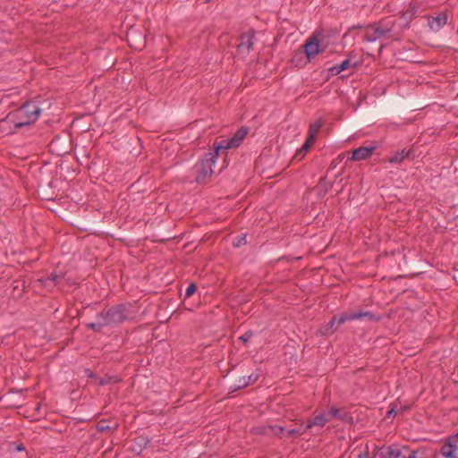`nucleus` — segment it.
<instances>
[{
    "label": "nucleus",
    "instance_id": "nucleus-1",
    "mask_svg": "<svg viewBox=\"0 0 458 458\" xmlns=\"http://www.w3.org/2000/svg\"><path fill=\"white\" fill-rule=\"evenodd\" d=\"M40 113L41 108L36 102L27 101L0 120V128L7 133H13L17 129L32 125Z\"/></svg>",
    "mask_w": 458,
    "mask_h": 458
},
{
    "label": "nucleus",
    "instance_id": "nucleus-2",
    "mask_svg": "<svg viewBox=\"0 0 458 458\" xmlns=\"http://www.w3.org/2000/svg\"><path fill=\"white\" fill-rule=\"evenodd\" d=\"M130 303H118L110 306L97 314V322L86 324V327L95 333H100L105 327L117 326L130 318Z\"/></svg>",
    "mask_w": 458,
    "mask_h": 458
},
{
    "label": "nucleus",
    "instance_id": "nucleus-3",
    "mask_svg": "<svg viewBox=\"0 0 458 458\" xmlns=\"http://www.w3.org/2000/svg\"><path fill=\"white\" fill-rule=\"evenodd\" d=\"M220 154L216 151L205 153L203 157L196 164L195 181L201 184L207 182V179L213 174L212 165L215 164L216 157Z\"/></svg>",
    "mask_w": 458,
    "mask_h": 458
},
{
    "label": "nucleus",
    "instance_id": "nucleus-4",
    "mask_svg": "<svg viewBox=\"0 0 458 458\" xmlns=\"http://www.w3.org/2000/svg\"><path fill=\"white\" fill-rule=\"evenodd\" d=\"M248 132V127H241L235 131L232 138L222 139L219 141L216 140L213 144L214 150L216 151V154H220L223 150L237 148L242 144Z\"/></svg>",
    "mask_w": 458,
    "mask_h": 458
},
{
    "label": "nucleus",
    "instance_id": "nucleus-5",
    "mask_svg": "<svg viewBox=\"0 0 458 458\" xmlns=\"http://www.w3.org/2000/svg\"><path fill=\"white\" fill-rule=\"evenodd\" d=\"M392 28L393 24H385L383 21H381L378 24H369L368 26L365 27V33L363 38L368 42H373L377 38L386 36L388 32L392 30Z\"/></svg>",
    "mask_w": 458,
    "mask_h": 458
},
{
    "label": "nucleus",
    "instance_id": "nucleus-6",
    "mask_svg": "<svg viewBox=\"0 0 458 458\" xmlns=\"http://www.w3.org/2000/svg\"><path fill=\"white\" fill-rule=\"evenodd\" d=\"M319 35L320 33L318 30L314 31V33L305 41V43L300 47L307 56L309 63H312L314 58L319 53L324 51V49L320 48L319 47Z\"/></svg>",
    "mask_w": 458,
    "mask_h": 458
},
{
    "label": "nucleus",
    "instance_id": "nucleus-7",
    "mask_svg": "<svg viewBox=\"0 0 458 458\" xmlns=\"http://www.w3.org/2000/svg\"><path fill=\"white\" fill-rule=\"evenodd\" d=\"M440 454L445 458H458V433L446 438Z\"/></svg>",
    "mask_w": 458,
    "mask_h": 458
},
{
    "label": "nucleus",
    "instance_id": "nucleus-8",
    "mask_svg": "<svg viewBox=\"0 0 458 458\" xmlns=\"http://www.w3.org/2000/svg\"><path fill=\"white\" fill-rule=\"evenodd\" d=\"M368 318L370 321H378L380 318L370 311H355V312H345L339 315L338 325H343L347 321Z\"/></svg>",
    "mask_w": 458,
    "mask_h": 458
},
{
    "label": "nucleus",
    "instance_id": "nucleus-9",
    "mask_svg": "<svg viewBox=\"0 0 458 458\" xmlns=\"http://www.w3.org/2000/svg\"><path fill=\"white\" fill-rule=\"evenodd\" d=\"M256 31L254 29H249L247 32H243L240 35V43L237 46L238 52L247 55L250 54V49L253 46V39L255 38Z\"/></svg>",
    "mask_w": 458,
    "mask_h": 458
},
{
    "label": "nucleus",
    "instance_id": "nucleus-10",
    "mask_svg": "<svg viewBox=\"0 0 458 458\" xmlns=\"http://www.w3.org/2000/svg\"><path fill=\"white\" fill-rule=\"evenodd\" d=\"M240 373H233L230 376L229 381L232 392H235L248 386L247 371H245L242 367L240 368Z\"/></svg>",
    "mask_w": 458,
    "mask_h": 458
},
{
    "label": "nucleus",
    "instance_id": "nucleus-11",
    "mask_svg": "<svg viewBox=\"0 0 458 458\" xmlns=\"http://www.w3.org/2000/svg\"><path fill=\"white\" fill-rule=\"evenodd\" d=\"M328 418H335L343 422L348 424H353L352 416L344 408H336L335 406L330 407L328 411Z\"/></svg>",
    "mask_w": 458,
    "mask_h": 458
},
{
    "label": "nucleus",
    "instance_id": "nucleus-12",
    "mask_svg": "<svg viewBox=\"0 0 458 458\" xmlns=\"http://www.w3.org/2000/svg\"><path fill=\"white\" fill-rule=\"evenodd\" d=\"M420 7L418 3H411L409 7L402 12L401 19L403 21V28L409 27L410 22L417 16Z\"/></svg>",
    "mask_w": 458,
    "mask_h": 458
},
{
    "label": "nucleus",
    "instance_id": "nucleus-13",
    "mask_svg": "<svg viewBox=\"0 0 458 458\" xmlns=\"http://www.w3.org/2000/svg\"><path fill=\"white\" fill-rule=\"evenodd\" d=\"M375 149H376L375 146L359 147L352 151V155L350 157V159L353 160V161L365 160V159L369 158L373 154Z\"/></svg>",
    "mask_w": 458,
    "mask_h": 458
},
{
    "label": "nucleus",
    "instance_id": "nucleus-14",
    "mask_svg": "<svg viewBox=\"0 0 458 458\" xmlns=\"http://www.w3.org/2000/svg\"><path fill=\"white\" fill-rule=\"evenodd\" d=\"M448 20V13L447 12H441L437 16L428 17V26L432 30H440L444 25L447 23Z\"/></svg>",
    "mask_w": 458,
    "mask_h": 458
},
{
    "label": "nucleus",
    "instance_id": "nucleus-15",
    "mask_svg": "<svg viewBox=\"0 0 458 458\" xmlns=\"http://www.w3.org/2000/svg\"><path fill=\"white\" fill-rule=\"evenodd\" d=\"M338 321L339 316L334 315L327 323L322 325L319 327V334L321 335H330L334 334L339 328V327L342 326L338 325Z\"/></svg>",
    "mask_w": 458,
    "mask_h": 458
},
{
    "label": "nucleus",
    "instance_id": "nucleus-16",
    "mask_svg": "<svg viewBox=\"0 0 458 458\" xmlns=\"http://www.w3.org/2000/svg\"><path fill=\"white\" fill-rule=\"evenodd\" d=\"M409 452V446L403 445L399 447L393 445L387 447V454L384 455L385 458H405V453Z\"/></svg>",
    "mask_w": 458,
    "mask_h": 458
},
{
    "label": "nucleus",
    "instance_id": "nucleus-17",
    "mask_svg": "<svg viewBox=\"0 0 458 458\" xmlns=\"http://www.w3.org/2000/svg\"><path fill=\"white\" fill-rule=\"evenodd\" d=\"M308 63L309 61L307 60V56L301 49V47L294 51L291 59V64L293 67L301 69L305 67Z\"/></svg>",
    "mask_w": 458,
    "mask_h": 458
},
{
    "label": "nucleus",
    "instance_id": "nucleus-18",
    "mask_svg": "<svg viewBox=\"0 0 458 458\" xmlns=\"http://www.w3.org/2000/svg\"><path fill=\"white\" fill-rule=\"evenodd\" d=\"M328 421H330V418H328V414H325V413L318 414L312 420H309L307 421V424L305 426V429L308 430V429L311 428L314 426L323 427Z\"/></svg>",
    "mask_w": 458,
    "mask_h": 458
},
{
    "label": "nucleus",
    "instance_id": "nucleus-19",
    "mask_svg": "<svg viewBox=\"0 0 458 458\" xmlns=\"http://www.w3.org/2000/svg\"><path fill=\"white\" fill-rule=\"evenodd\" d=\"M149 443L148 437L144 436H139L133 439L132 445L131 446V450L138 454H140Z\"/></svg>",
    "mask_w": 458,
    "mask_h": 458
},
{
    "label": "nucleus",
    "instance_id": "nucleus-20",
    "mask_svg": "<svg viewBox=\"0 0 458 458\" xmlns=\"http://www.w3.org/2000/svg\"><path fill=\"white\" fill-rule=\"evenodd\" d=\"M324 123L321 118H318L314 123H310L309 126V131H308V142H315L316 140V134L318 132V131L323 126Z\"/></svg>",
    "mask_w": 458,
    "mask_h": 458
},
{
    "label": "nucleus",
    "instance_id": "nucleus-21",
    "mask_svg": "<svg viewBox=\"0 0 458 458\" xmlns=\"http://www.w3.org/2000/svg\"><path fill=\"white\" fill-rule=\"evenodd\" d=\"M118 427V423L113 422V424H111V421L109 420L103 419L97 423L96 428L98 432H114L117 430Z\"/></svg>",
    "mask_w": 458,
    "mask_h": 458
},
{
    "label": "nucleus",
    "instance_id": "nucleus-22",
    "mask_svg": "<svg viewBox=\"0 0 458 458\" xmlns=\"http://www.w3.org/2000/svg\"><path fill=\"white\" fill-rule=\"evenodd\" d=\"M127 37L131 47L141 49L146 46V36H143L142 38H138L134 35V31L131 30L128 33Z\"/></svg>",
    "mask_w": 458,
    "mask_h": 458
},
{
    "label": "nucleus",
    "instance_id": "nucleus-23",
    "mask_svg": "<svg viewBox=\"0 0 458 458\" xmlns=\"http://www.w3.org/2000/svg\"><path fill=\"white\" fill-rule=\"evenodd\" d=\"M412 150H405L403 149L402 151L395 152L393 156L389 157L388 162L391 164H399L403 162L405 158H410L411 156Z\"/></svg>",
    "mask_w": 458,
    "mask_h": 458
},
{
    "label": "nucleus",
    "instance_id": "nucleus-24",
    "mask_svg": "<svg viewBox=\"0 0 458 458\" xmlns=\"http://www.w3.org/2000/svg\"><path fill=\"white\" fill-rule=\"evenodd\" d=\"M332 188V183L328 182L326 177H321L318 181V183L316 186V190L318 191V198L325 197L329 190Z\"/></svg>",
    "mask_w": 458,
    "mask_h": 458
},
{
    "label": "nucleus",
    "instance_id": "nucleus-25",
    "mask_svg": "<svg viewBox=\"0 0 458 458\" xmlns=\"http://www.w3.org/2000/svg\"><path fill=\"white\" fill-rule=\"evenodd\" d=\"M314 142H308V139H306L305 142L303 143L302 147L298 149L293 157V159L294 160H297V161H301L304 156L306 155V153L309 151V149L310 148L311 145L313 144Z\"/></svg>",
    "mask_w": 458,
    "mask_h": 458
},
{
    "label": "nucleus",
    "instance_id": "nucleus-26",
    "mask_svg": "<svg viewBox=\"0 0 458 458\" xmlns=\"http://www.w3.org/2000/svg\"><path fill=\"white\" fill-rule=\"evenodd\" d=\"M251 433L255 435L270 436V425L254 427L251 429Z\"/></svg>",
    "mask_w": 458,
    "mask_h": 458
},
{
    "label": "nucleus",
    "instance_id": "nucleus-27",
    "mask_svg": "<svg viewBox=\"0 0 458 458\" xmlns=\"http://www.w3.org/2000/svg\"><path fill=\"white\" fill-rule=\"evenodd\" d=\"M247 244V235L245 233L239 234L234 237L233 241V246L234 248H240Z\"/></svg>",
    "mask_w": 458,
    "mask_h": 458
},
{
    "label": "nucleus",
    "instance_id": "nucleus-28",
    "mask_svg": "<svg viewBox=\"0 0 458 458\" xmlns=\"http://www.w3.org/2000/svg\"><path fill=\"white\" fill-rule=\"evenodd\" d=\"M120 381V378H118L117 377H114V376H106L104 377H101L98 379V386H106L107 384H110L112 382H114V383H117Z\"/></svg>",
    "mask_w": 458,
    "mask_h": 458
},
{
    "label": "nucleus",
    "instance_id": "nucleus-29",
    "mask_svg": "<svg viewBox=\"0 0 458 458\" xmlns=\"http://www.w3.org/2000/svg\"><path fill=\"white\" fill-rule=\"evenodd\" d=\"M359 64H360L359 62H354L352 64L350 59H345L340 64H337V65H338L340 71L343 72V71L347 70L350 67L355 68V67L359 66Z\"/></svg>",
    "mask_w": 458,
    "mask_h": 458
},
{
    "label": "nucleus",
    "instance_id": "nucleus-30",
    "mask_svg": "<svg viewBox=\"0 0 458 458\" xmlns=\"http://www.w3.org/2000/svg\"><path fill=\"white\" fill-rule=\"evenodd\" d=\"M306 431H307V429H305V428H303V430H298L296 428H292L287 431V436L289 437H299L302 436Z\"/></svg>",
    "mask_w": 458,
    "mask_h": 458
},
{
    "label": "nucleus",
    "instance_id": "nucleus-31",
    "mask_svg": "<svg viewBox=\"0 0 458 458\" xmlns=\"http://www.w3.org/2000/svg\"><path fill=\"white\" fill-rule=\"evenodd\" d=\"M197 291V284L195 283H191L189 284V286L186 288L185 291V296L184 298H190Z\"/></svg>",
    "mask_w": 458,
    "mask_h": 458
},
{
    "label": "nucleus",
    "instance_id": "nucleus-32",
    "mask_svg": "<svg viewBox=\"0 0 458 458\" xmlns=\"http://www.w3.org/2000/svg\"><path fill=\"white\" fill-rule=\"evenodd\" d=\"M284 431V428L282 426H271L270 425V435L281 437V435L283 434Z\"/></svg>",
    "mask_w": 458,
    "mask_h": 458
},
{
    "label": "nucleus",
    "instance_id": "nucleus-33",
    "mask_svg": "<svg viewBox=\"0 0 458 458\" xmlns=\"http://www.w3.org/2000/svg\"><path fill=\"white\" fill-rule=\"evenodd\" d=\"M259 377V373H258V372H253L250 374H249L247 372L248 386L254 384L256 381H258Z\"/></svg>",
    "mask_w": 458,
    "mask_h": 458
},
{
    "label": "nucleus",
    "instance_id": "nucleus-34",
    "mask_svg": "<svg viewBox=\"0 0 458 458\" xmlns=\"http://www.w3.org/2000/svg\"><path fill=\"white\" fill-rule=\"evenodd\" d=\"M253 335H254L253 331L248 330L242 336L239 337V340L242 341L243 343V344H246Z\"/></svg>",
    "mask_w": 458,
    "mask_h": 458
},
{
    "label": "nucleus",
    "instance_id": "nucleus-35",
    "mask_svg": "<svg viewBox=\"0 0 458 458\" xmlns=\"http://www.w3.org/2000/svg\"><path fill=\"white\" fill-rule=\"evenodd\" d=\"M328 71L330 72L331 75H337V74H339L340 72H342L340 71V69H339V67H338V65H337V64H335V65H334V66L330 67V68L328 69Z\"/></svg>",
    "mask_w": 458,
    "mask_h": 458
},
{
    "label": "nucleus",
    "instance_id": "nucleus-36",
    "mask_svg": "<svg viewBox=\"0 0 458 458\" xmlns=\"http://www.w3.org/2000/svg\"><path fill=\"white\" fill-rule=\"evenodd\" d=\"M84 374L86 377L89 378H97V375L89 369L86 368L84 369Z\"/></svg>",
    "mask_w": 458,
    "mask_h": 458
},
{
    "label": "nucleus",
    "instance_id": "nucleus-37",
    "mask_svg": "<svg viewBox=\"0 0 458 458\" xmlns=\"http://www.w3.org/2000/svg\"><path fill=\"white\" fill-rule=\"evenodd\" d=\"M405 458H417V452L409 448V452L405 453Z\"/></svg>",
    "mask_w": 458,
    "mask_h": 458
},
{
    "label": "nucleus",
    "instance_id": "nucleus-38",
    "mask_svg": "<svg viewBox=\"0 0 458 458\" xmlns=\"http://www.w3.org/2000/svg\"><path fill=\"white\" fill-rule=\"evenodd\" d=\"M396 415V411H394V408H391L387 412H386V418H391V417H394Z\"/></svg>",
    "mask_w": 458,
    "mask_h": 458
},
{
    "label": "nucleus",
    "instance_id": "nucleus-39",
    "mask_svg": "<svg viewBox=\"0 0 458 458\" xmlns=\"http://www.w3.org/2000/svg\"><path fill=\"white\" fill-rule=\"evenodd\" d=\"M58 278H59V276H58V275H56V274H55V273H52V274L49 276V277H48V279H50V280H51V281H53V282H56Z\"/></svg>",
    "mask_w": 458,
    "mask_h": 458
},
{
    "label": "nucleus",
    "instance_id": "nucleus-40",
    "mask_svg": "<svg viewBox=\"0 0 458 458\" xmlns=\"http://www.w3.org/2000/svg\"><path fill=\"white\" fill-rule=\"evenodd\" d=\"M361 28H363V26H361V25H354V26L351 27L349 29V30L344 35V38L347 37L350 30H355V29H361Z\"/></svg>",
    "mask_w": 458,
    "mask_h": 458
},
{
    "label": "nucleus",
    "instance_id": "nucleus-41",
    "mask_svg": "<svg viewBox=\"0 0 458 458\" xmlns=\"http://www.w3.org/2000/svg\"><path fill=\"white\" fill-rule=\"evenodd\" d=\"M453 278L458 284V268L454 269Z\"/></svg>",
    "mask_w": 458,
    "mask_h": 458
},
{
    "label": "nucleus",
    "instance_id": "nucleus-42",
    "mask_svg": "<svg viewBox=\"0 0 458 458\" xmlns=\"http://www.w3.org/2000/svg\"><path fill=\"white\" fill-rule=\"evenodd\" d=\"M15 450L19 451V452L24 450V445L21 444V443L17 445L16 447H15Z\"/></svg>",
    "mask_w": 458,
    "mask_h": 458
},
{
    "label": "nucleus",
    "instance_id": "nucleus-43",
    "mask_svg": "<svg viewBox=\"0 0 458 458\" xmlns=\"http://www.w3.org/2000/svg\"><path fill=\"white\" fill-rule=\"evenodd\" d=\"M302 425H303V423H301V427H300V428H297L296 429H298V430H303V428H304L302 427Z\"/></svg>",
    "mask_w": 458,
    "mask_h": 458
},
{
    "label": "nucleus",
    "instance_id": "nucleus-44",
    "mask_svg": "<svg viewBox=\"0 0 458 458\" xmlns=\"http://www.w3.org/2000/svg\"><path fill=\"white\" fill-rule=\"evenodd\" d=\"M360 458H367V454H365L364 456L360 455Z\"/></svg>",
    "mask_w": 458,
    "mask_h": 458
},
{
    "label": "nucleus",
    "instance_id": "nucleus-45",
    "mask_svg": "<svg viewBox=\"0 0 458 458\" xmlns=\"http://www.w3.org/2000/svg\"><path fill=\"white\" fill-rule=\"evenodd\" d=\"M360 458H367V454H365L364 456L360 455Z\"/></svg>",
    "mask_w": 458,
    "mask_h": 458
},
{
    "label": "nucleus",
    "instance_id": "nucleus-46",
    "mask_svg": "<svg viewBox=\"0 0 458 458\" xmlns=\"http://www.w3.org/2000/svg\"><path fill=\"white\" fill-rule=\"evenodd\" d=\"M360 458H367V454H365L364 456L360 455Z\"/></svg>",
    "mask_w": 458,
    "mask_h": 458
}]
</instances>
